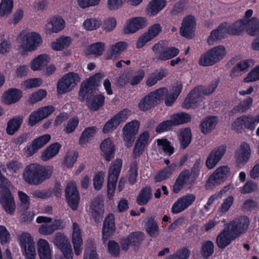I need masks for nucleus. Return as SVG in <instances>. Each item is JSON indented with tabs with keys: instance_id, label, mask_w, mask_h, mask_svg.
<instances>
[{
	"instance_id": "37",
	"label": "nucleus",
	"mask_w": 259,
	"mask_h": 259,
	"mask_svg": "<svg viewBox=\"0 0 259 259\" xmlns=\"http://www.w3.org/2000/svg\"><path fill=\"white\" fill-rule=\"evenodd\" d=\"M72 42V39L69 36L62 35L51 43L52 49L55 51H60L68 48Z\"/></svg>"
},
{
	"instance_id": "47",
	"label": "nucleus",
	"mask_w": 259,
	"mask_h": 259,
	"mask_svg": "<svg viewBox=\"0 0 259 259\" xmlns=\"http://www.w3.org/2000/svg\"><path fill=\"white\" fill-rule=\"evenodd\" d=\"M83 259H97L95 242L91 239L87 241Z\"/></svg>"
},
{
	"instance_id": "51",
	"label": "nucleus",
	"mask_w": 259,
	"mask_h": 259,
	"mask_svg": "<svg viewBox=\"0 0 259 259\" xmlns=\"http://www.w3.org/2000/svg\"><path fill=\"white\" fill-rule=\"evenodd\" d=\"M230 171V168L228 166H222L218 167L214 173L209 178V181L216 182L224 179Z\"/></svg>"
},
{
	"instance_id": "40",
	"label": "nucleus",
	"mask_w": 259,
	"mask_h": 259,
	"mask_svg": "<svg viewBox=\"0 0 259 259\" xmlns=\"http://www.w3.org/2000/svg\"><path fill=\"white\" fill-rule=\"evenodd\" d=\"M61 147V145L58 142L51 144L42 152L41 159L45 161L50 160L57 154Z\"/></svg>"
},
{
	"instance_id": "45",
	"label": "nucleus",
	"mask_w": 259,
	"mask_h": 259,
	"mask_svg": "<svg viewBox=\"0 0 259 259\" xmlns=\"http://www.w3.org/2000/svg\"><path fill=\"white\" fill-rule=\"evenodd\" d=\"M96 133V128L95 126L85 128L82 132L79 139V144L84 147L89 143Z\"/></svg>"
},
{
	"instance_id": "49",
	"label": "nucleus",
	"mask_w": 259,
	"mask_h": 259,
	"mask_svg": "<svg viewBox=\"0 0 259 259\" xmlns=\"http://www.w3.org/2000/svg\"><path fill=\"white\" fill-rule=\"evenodd\" d=\"M22 122V118L21 116L14 117L10 120L7 123V133L8 135H13L19 130Z\"/></svg>"
},
{
	"instance_id": "44",
	"label": "nucleus",
	"mask_w": 259,
	"mask_h": 259,
	"mask_svg": "<svg viewBox=\"0 0 259 259\" xmlns=\"http://www.w3.org/2000/svg\"><path fill=\"white\" fill-rule=\"evenodd\" d=\"M252 14V10L248 9L245 12V15L242 19L236 21L232 24L236 31H238V33L239 35L244 30L246 25V22L249 21Z\"/></svg>"
},
{
	"instance_id": "8",
	"label": "nucleus",
	"mask_w": 259,
	"mask_h": 259,
	"mask_svg": "<svg viewBox=\"0 0 259 259\" xmlns=\"http://www.w3.org/2000/svg\"><path fill=\"white\" fill-rule=\"evenodd\" d=\"M37 223L42 224L38 229V232L43 235H50L56 230L63 228L62 222L60 220H55L45 216H39L36 218Z\"/></svg>"
},
{
	"instance_id": "54",
	"label": "nucleus",
	"mask_w": 259,
	"mask_h": 259,
	"mask_svg": "<svg viewBox=\"0 0 259 259\" xmlns=\"http://www.w3.org/2000/svg\"><path fill=\"white\" fill-rule=\"evenodd\" d=\"M190 255L189 249L186 247H184L177 249L173 254L168 255L164 259H188Z\"/></svg>"
},
{
	"instance_id": "7",
	"label": "nucleus",
	"mask_w": 259,
	"mask_h": 259,
	"mask_svg": "<svg viewBox=\"0 0 259 259\" xmlns=\"http://www.w3.org/2000/svg\"><path fill=\"white\" fill-rule=\"evenodd\" d=\"M232 24L228 22L221 23L215 29L212 30L207 38V42L209 45H213L214 41L224 38L226 34L231 35H239Z\"/></svg>"
},
{
	"instance_id": "18",
	"label": "nucleus",
	"mask_w": 259,
	"mask_h": 259,
	"mask_svg": "<svg viewBox=\"0 0 259 259\" xmlns=\"http://www.w3.org/2000/svg\"><path fill=\"white\" fill-rule=\"evenodd\" d=\"M147 20L142 17H135L129 19L124 26L123 32L124 34H132L145 27Z\"/></svg>"
},
{
	"instance_id": "20",
	"label": "nucleus",
	"mask_w": 259,
	"mask_h": 259,
	"mask_svg": "<svg viewBox=\"0 0 259 259\" xmlns=\"http://www.w3.org/2000/svg\"><path fill=\"white\" fill-rule=\"evenodd\" d=\"M236 238L229 227H225L217 235L215 243L220 249H224Z\"/></svg>"
},
{
	"instance_id": "13",
	"label": "nucleus",
	"mask_w": 259,
	"mask_h": 259,
	"mask_svg": "<svg viewBox=\"0 0 259 259\" xmlns=\"http://www.w3.org/2000/svg\"><path fill=\"white\" fill-rule=\"evenodd\" d=\"M127 118V110L126 109L120 110L112 116L104 124L102 129L104 134H108L115 130L121 123Z\"/></svg>"
},
{
	"instance_id": "63",
	"label": "nucleus",
	"mask_w": 259,
	"mask_h": 259,
	"mask_svg": "<svg viewBox=\"0 0 259 259\" xmlns=\"http://www.w3.org/2000/svg\"><path fill=\"white\" fill-rule=\"evenodd\" d=\"M234 198L232 195L225 198L219 208V211L221 213H226L231 208L234 202Z\"/></svg>"
},
{
	"instance_id": "22",
	"label": "nucleus",
	"mask_w": 259,
	"mask_h": 259,
	"mask_svg": "<svg viewBox=\"0 0 259 259\" xmlns=\"http://www.w3.org/2000/svg\"><path fill=\"white\" fill-rule=\"evenodd\" d=\"M65 26V21L60 17H54L47 21L44 30L47 34L58 33L62 30Z\"/></svg>"
},
{
	"instance_id": "48",
	"label": "nucleus",
	"mask_w": 259,
	"mask_h": 259,
	"mask_svg": "<svg viewBox=\"0 0 259 259\" xmlns=\"http://www.w3.org/2000/svg\"><path fill=\"white\" fill-rule=\"evenodd\" d=\"M157 145L161 147L166 155L168 156L172 155L175 152V148L171 142L165 138L157 140Z\"/></svg>"
},
{
	"instance_id": "5",
	"label": "nucleus",
	"mask_w": 259,
	"mask_h": 259,
	"mask_svg": "<svg viewBox=\"0 0 259 259\" xmlns=\"http://www.w3.org/2000/svg\"><path fill=\"white\" fill-rule=\"evenodd\" d=\"M122 165V160L118 158L112 162L109 167L107 182V197L109 200H112L114 195L117 181Z\"/></svg>"
},
{
	"instance_id": "32",
	"label": "nucleus",
	"mask_w": 259,
	"mask_h": 259,
	"mask_svg": "<svg viewBox=\"0 0 259 259\" xmlns=\"http://www.w3.org/2000/svg\"><path fill=\"white\" fill-rule=\"evenodd\" d=\"M168 71L165 68L161 67L159 69H155L154 71L151 73L148 77L146 81V85L149 87L154 85L158 81L166 77Z\"/></svg>"
},
{
	"instance_id": "27",
	"label": "nucleus",
	"mask_w": 259,
	"mask_h": 259,
	"mask_svg": "<svg viewBox=\"0 0 259 259\" xmlns=\"http://www.w3.org/2000/svg\"><path fill=\"white\" fill-rule=\"evenodd\" d=\"M149 138L150 134L148 131H145L140 134L133 150L134 157H139L144 151L146 147L149 144Z\"/></svg>"
},
{
	"instance_id": "14",
	"label": "nucleus",
	"mask_w": 259,
	"mask_h": 259,
	"mask_svg": "<svg viewBox=\"0 0 259 259\" xmlns=\"http://www.w3.org/2000/svg\"><path fill=\"white\" fill-rule=\"evenodd\" d=\"M249 224L248 217L243 215L231 221L227 227L237 238L247 231Z\"/></svg>"
},
{
	"instance_id": "24",
	"label": "nucleus",
	"mask_w": 259,
	"mask_h": 259,
	"mask_svg": "<svg viewBox=\"0 0 259 259\" xmlns=\"http://www.w3.org/2000/svg\"><path fill=\"white\" fill-rule=\"evenodd\" d=\"M100 148L101 154L106 161L109 162L114 157L115 146L111 138L104 139L101 142Z\"/></svg>"
},
{
	"instance_id": "55",
	"label": "nucleus",
	"mask_w": 259,
	"mask_h": 259,
	"mask_svg": "<svg viewBox=\"0 0 259 259\" xmlns=\"http://www.w3.org/2000/svg\"><path fill=\"white\" fill-rule=\"evenodd\" d=\"M19 244L22 248L34 244L33 238L30 233L28 232H22L18 237Z\"/></svg>"
},
{
	"instance_id": "43",
	"label": "nucleus",
	"mask_w": 259,
	"mask_h": 259,
	"mask_svg": "<svg viewBox=\"0 0 259 259\" xmlns=\"http://www.w3.org/2000/svg\"><path fill=\"white\" fill-rule=\"evenodd\" d=\"M175 126L189 122L192 118L191 115L184 112L175 113L170 116Z\"/></svg>"
},
{
	"instance_id": "10",
	"label": "nucleus",
	"mask_w": 259,
	"mask_h": 259,
	"mask_svg": "<svg viewBox=\"0 0 259 259\" xmlns=\"http://www.w3.org/2000/svg\"><path fill=\"white\" fill-rule=\"evenodd\" d=\"M80 80V77L76 73L70 72L65 74L58 82V93L63 94L72 91Z\"/></svg>"
},
{
	"instance_id": "2",
	"label": "nucleus",
	"mask_w": 259,
	"mask_h": 259,
	"mask_svg": "<svg viewBox=\"0 0 259 259\" xmlns=\"http://www.w3.org/2000/svg\"><path fill=\"white\" fill-rule=\"evenodd\" d=\"M219 83V80L217 79L207 86L200 85L195 87L184 100L182 107L187 109L194 108L201 98V95L207 96L211 95L215 91Z\"/></svg>"
},
{
	"instance_id": "58",
	"label": "nucleus",
	"mask_w": 259,
	"mask_h": 259,
	"mask_svg": "<svg viewBox=\"0 0 259 259\" xmlns=\"http://www.w3.org/2000/svg\"><path fill=\"white\" fill-rule=\"evenodd\" d=\"M146 230L151 237H153L158 233V226L154 218H149L146 224Z\"/></svg>"
},
{
	"instance_id": "21",
	"label": "nucleus",
	"mask_w": 259,
	"mask_h": 259,
	"mask_svg": "<svg viewBox=\"0 0 259 259\" xmlns=\"http://www.w3.org/2000/svg\"><path fill=\"white\" fill-rule=\"evenodd\" d=\"M115 231V218L112 213H109L105 218L102 229V240L105 244L113 235Z\"/></svg>"
},
{
	"instance_id": "23",
	"label": "nucleus",
	"mask_w": 259,
	"mask_h": 259,
	"mask_svg": "<svg viewBox=\"0 0 259 259\" xmlns=\"http://www.w3.org/2000/svg\"><path fill=\"white\" fill-rule=\"evenodd\" d=\"M226 151V147L222 145L214 149L209 153L206 160V166L208 169L213 168L222 159Z\"/></svg>"
},
{
	"instance_id": "19",
	"label": "nucleus",
	"mask_w": 259,
	"mask_h": 259,
	"mask_svg": "<svg viewBox=\"0 0 259 259\" xmlns=\"http://www.w3.org/2000/svg\"><path fill=\"white\" fill-rule=\"evenodd\" d=\"M65 196L67 203L73 210L77 209L80 200L79 193L74 182H70L66 186Z\"/></svg>"
},
{
	"instance_id": "25",
	"label": "nucleus",
	"mask_w": 259,
	"mask_h": 259,
	"mask_svg": "<svg viewBox=\"0 0 259 259\" xmlns=\"http://www.w3.org/2000/svg\"><path fill=\"white\" fill-rule=\"evenodd\" d=\"M54 110V108L52 106H48L41 107L33 112L29 116V125L33 126L37 122L47 117Z\"/></svg>"
},
{
	"instance_id": "59",
	"label": "nucleus",
	"mask_w": 259,
	"mask_h": 259,
	"mask_svg": "<svg viewBox=\"0 0 259 259\" xmlns=\"http://www.w3.org/2000/svg\"><path fill=\"white\" fill-rule=\"evenodd\" d=\"M22 164L16 160H11L8 161L6 164L5 171H9L11 174L17 173L21 168Z\"/></svg>"
},
{
	"instance_id": "3",
	"label": "nucleus",
	"mask_w": 259,
	"mask_h": 259,
	"mask_svg": "<svg viewBox=\"0 0 259 259\" xmlns=\"http://www.w3.org/2000/svg\"><path fill=\"white\" fill-rule=\"evenodd\" d=\"M18 39L20 43L19 50L21 55L36 50L42 42L41 37L38 33L26 30L20 32Z\"/></svg>"
},
{
	"instance_id": "50",
	"label": "nucleus",
	"mask_w": 259,
	"mask_h": 259,
	"mask_svg": "<svg viewBox=\"0 0 259 259\" xmlns=\"http://www.w3.org/2000/svg\"><path fill=\"white\" fill-rule=\"evenodd\" d=\"M200 252L204 259H207L214 252V244L211 240H207L203 242L201 245Z\"/></svg>"
},
{
	"instance_id": "62",
	"label": "nucleus",
	"mask_w": 259,
	"mask_h": 259,
	"mask_svg": "<svg viewBox=\"0 0 259 259\" xmlns=\"http://www.w3.org/2000/svg\"><path fill=\"white\" fill-rule=\"evenodd\" d=\"M87 105L92 111L97 110V97L96 93L89 94L86 96Z\"/></svg>"
},
{
	"instance_id": "26",
	"label": "nucleus",
	"mask_w": 259,
	"mask_h": 259,
	"mask_svg": "<svg viewBox=\"0 0 259 259\" xmlns=\"http://www.w3.org/2000/svg\"><path fill=\"white\" fill-rule=\"evenodd\" d=\"M51 136L49 134H45L32 141L31 144L27 147L26 154L27 156H31L35 153L38 149L44 147L50 141Z\"/></svg>"
},
{
	"instance_id": "64",
	"label": "nucleus",
	"mask_w": 259,
	"mask_h": 259,
	"mask_svg": "<svg viewBox=\"0 0 259 259\" xmlns=\"http://www.w3.org/2000/svg\"><path fill=\"white\" fill-rule=\"evenodd\" d=\"M259 80V65L254 67L244 78V81L249 82Z\"/></svg>"
},
{
	"instance_id": "53",
	"label": "nucleus",
	"mask_w": 259,
	"mask_h": 259,
	"mask_svg": "<svg viewBox=\"0 0 259 259\" xmlns=\"http://www.w3.org/2000/svg\"><path fill=\"white\" fill-rule=\"evenodd\" d=\"M245 28L249 34L255 35L256 32H259L258 19L254 17L251 18L248 21L246 22Z\"/></svg>"
},
{
	"instance_id": "52",
	"label": "nucleus",
	"mask_w": 259,
	"mask_h": 259,
	"mask_svg": "<svg viewBox=\"0 0 259 259\" xmlns=\"http://www.w3.org/2000/svg\"><path fill=\"white\" fill-rule=\"evenodd\" d=\"M13 8V0H2L0 4V16L7 17L12 13Z\"/></svg>"
},
{
	"instance_id": "35",
	"label": "nucleus",
	"mask_w": 259,
	"mask_h": 259,
	"mask_svg": "<svg viewBox=\"0 0 259 259\" xmlns=\"http://www.w3.org/2000/svg\"><path fill=\"white\" fill-rule=\"evenodd\" d=\"M192 135L190 127L181 128L179 132V141L181 149H186L192 141Z\"/></svg>"
},
{
	"instance_id": "9",
	"label": "nucleus",
	"mask_w": 259,
	"mask_h": 259,
	"mask_svg": "<svg viewBox=\"0 0 259 259\" xmlns=\"http://www.w3.org/2000/svg\"><path fill=\"white\" fill-rule=\"evenodd\" d=\"M155 58L158 61H166L177 56L179 50L174 47H166L163 41H159L152 47Z\"/></svg>"
},
{
	"instance_id": "17",
	"label": "nucleus",
	"mask_w": 259,
	"mask_h": 259,
	"mask_svg": "<svg viewBox=\"0 0 259 259\" xmlns=\"http://www.w3.org/2000/svg\"><path fill=\"white\" fill-rule=\"evenodd\" d=\"M53 243L63 253L67 259L73 258L72 247L68 239L60 233L56 234Z\"/></svg>"
},
{
	"instance_id": "60",
	"label": "nucleus",
	"mask_w": 259,
	"mask_h": 259,
	"mask_svg": "<svg viewBox=\"0 0 259 259\" xmlns=\"http://www.w3.org/2000/svg\"><path fill=\"white\" fill-rule=\"evenodd\" d=\"M18 194L21 210L24 211L27 210L29 207L30 203L29 197L22 191H18Z\"/></svg>"
},
{
	"instance_id": "28",
	"label": "nucleus",
	"mask_w": 259,
	"mask_h": 259,
	"mask_svg": "<svg viewBox=\"0 0 259 259\" xmlns=\"http://www.w3.org/2000/svg\"><path fill=\"white\" fill-rule=\"evenodd\" d=\"M72 242L73 245V248L75 254L76 255H80L81 252V246L83 241L80 228L78 225L75 222L73 223Z\"/></svg>"
},
{
	"instance_id": "36",
	"label": "nucleus",
	"mask_w": 259,
	"mask_h": 259,
	"mask_svg": "<svg viewBox=\"0 0 259 259\" xmlns=\"http://www.w3.org/2000/svg\"><path fill=\"white\" fill-rule=\"evenodd\" d=\"M152 196V189L149 186L143 187L136 197V203L140 206L146 205Z\"/></svg>"
},
{
	"instance_id": "1",
	"label": "nucleus",
	"mask_w": 259,
	"mask_h": 259,
	"mask_svg": "<svg viewBox=\"0 0 259 259\" xmlns=\"http://www.w3.org/2000/svg\"><path fill=\"white\" fill-rule=\"evenodd\" d=\"M52 166H43L37 163H31L26 166L23 170V180L30 185L38 186L50 179L53 174Z\"/></svg>"
},
{
	"instance_id": "39",
	"label": "nucleus",
	"mask_w": 259,
	"mask_h": 259,
	"mask_svg": "<svg viewBox=\"0 0 259 259\" xmlns=\"http://www.w3.org/2000/svg\"><path fill=\"white\" fill-rule=\"evenodd\" d=\"M50 61V57L48 55L41 54L34 58L30 62V67L33 71L41 69Z\"/></svg>"
},
{
	"instance_id": "6",
	"label": "nucleus",
	"mask_w": 259,
	"mask_h": 259,
	"mask_svg": "<svg viewBox=\"0 0 259 259\" xmlns=\"http://www.w3.org/2000/svg\"><path fill=\"white\" fill-rule=\"evenodd\" d=\"M226 53L224 46L215 47L202 54L199 59L198 63L201 66H212L221 60Z\"/></svg>"
},
{
	"instance_id": "38",
	"label": "nucleus",
	"mask_w": 259,
	"mask_h": 259,
	"mask_svg": "<svg viewBox=\"0 0 259 259\" xmlns=\"http://www.w3.org/2000/svg\"><path fill=\"white\" fill-rule=\"evenodd\" d=\"M176 165L171 163L161 170H159L154 177L155 182H160L168 179L175 169Z\"/></svg>"
},
{
	"instance_id": "12",
	"label": "nucleus",
	"mask_w": 259,
	"mask_h": 259,
	"mask_svg": "<svg viewBox=\"0 0 259 259\" xmlns=\"http://www.w3.org/2000/svg\"><path fill=\"white\" fill-rule=\"evenodd\" d=\"M140 123L136 120H133L126 123L123 128V138L127 147L134 143L136 135L138 134Z\"/></svg>"
},
{
	"instance_id": "29",
	"label": "nucleus",
	"mask_w": 259,
	"mask_h": 259,
	"mask_svg": "<svg viewBox=\"0 0 259 259\" xmlns=\"http://www.w3.org/2000/svg\"><path fill=\"white\" fill-rule=\"evenodd\" d=\"M218 122V117L214 115H208L201 121L199 128L201 132L204 134L210 133L213 130Z\"/></svg>"
},
{
	"instance_id": "34",
	"label": "nucleus",
	"mask_w": 259,
	"mask_h": 259,
	"mask_svg": "<svg viewBox=\"0 0 259 259\" xmlns=\"http://www.w3.org/2000/svg\"><path fill=\"white\" fill-rule=\"evenodd\" d=\"M195 23V17L193 15H189L185 17L180 28L181 34L183 36L188 37L191 33Z\"/></svg>"
},
{
	"instance_id": "11",
	"label": "nucleus",
	"mask_w": 259,
	"mask_h": 259,
	"mask_svg": "<svg viewBox=\"0 0 259 259\" xmlns=\"http://www.w3.org/2000/svg\"><path fill=\"white\" fill-rule=\"evenodd\" d=\"M144 233L137 231L130 233L127 236L120 239L119 243L121 249L125 251L128 250L130 246L138 247L144 239Z\"/></svg>"
},
{
	"instance_id": "61",
	"label": "nucleus",
	"mask_w": 259,
	"mask_h": 259,
	"mask_svg": "<svg viewBox=\"0 0 259 259\" xmlns=\"http://www.w3.org/2000/svg\"><path fill=\"white\" fill-rule=\"evenodd\" d=\"M108 253L113 257H118L120 254V247L118 244L114 240H109L107 244Z\"/></svg>"
},
{
	"instance_id": "56",
	"label": "nucleus",
	"mask_w": 259,
	"mask_h": 259,
	"mask_svg": "<svg viewBox=\"0 0 259 259\" xmlns=\"http://www.w3.org/2000/svg\"><path fill=\"white\" fill-rule=\"evenodd\" d=\"M174 126L172 120L170 118L169 120H165L159 123L156 127L155 132L157 134H161L171 131Z\"/></svg>"
},
{
	"instance_id": "16",
	"label": "nucleus",
	"mask_w": 259,
	"mask_h": 259,
	"mask_svg": "<svg viewBox=\"0 0 259 259\" xmlns=\"http://www.w3.org/2000/svg\"><path fill=\"white\" fill-rule=\"evenodd\" d=\"M97 85V74L90 77L83 81L80 87L78 93V99L83 101L87 94L96 93V88Z\"/></svg>"
},
{
	"instance_id": "31",
	"label": "nucleus",
	"mask_w": 259,
	"mask_h": 259,
	"mask_svg": "<svg viewBox=\"0 0 259 259\" xmlns=\"http://www.w3.org/2000/svg\"><path fill=\"white\" fill-rule=\"evenodd\" d=\"M251 155L250 146L246 142H242L240 146V149L236 152V157L238 163H246Z\"/></svg>"
},
{
	"instance_id": "42",
	"label": "nucleus",
	"mask_w": 259,
	"mask_h": 259,
	"mask_svg": "<svg viewBox=\"0 0 259 259\" xmlns=\"http://www.w3.org/2000/svg\"><path fill=\"white\" fill-rule=\"evenodd\" d=\"M165 6V0H152L148 5L146 10L150 16L158 14Z\"/></svg>"
},
{
	"instance_id": "30",
	"label": "nucleus",
	"mask_w": 259,
	"mask_h": 259,
	"mask_svg": "<svg viewBox=\"0 0 259 259\" xmlns=\"http://www.w3.org/2000/svg\"><path fill=\"white\" fill-rule=\"evenodd\" d=\"M127 44L124 41H118L110 46L109 50L104 54V59L106 60L115 59L126 49Z\"/></svg>"
},
{
	"instance_id": "15",
	"label": "nucleus",
	"mask_w": 259,
	"mask_h": 259,
	"mask_svg": "<svg viewBox=\"0 0 259 259\" xmlns=\"http://www.w3.org/2000/svg\"><path fill=\"white\" fill-rule=\"evenodd\" d=\"M255 127L254 118L250 115L237 117L232 124V129L241 133L245 129L253 131Z\"/></svg>"
},
{
	"instance_id": "33",
	"label": "nucleus",
	"mask_w": 259,
	"mask_h": 259,
	"mask_svg": "<svg viewBox=\"0 0 259 259\" xmlns=\"http://www.w3.org/2000/svg\"><path fill=\"white\" fill-rule=\"evenodd\" d=\"M37 244L40 259H52V250L49 242L45 239H40Z\"/></svg>"
},
{
	"instance_id": "46",
	"label": "nucleus",
	"mask_w": 259,
	"mask_h": 259,
	"mask_svg": "<svg viewBox=\"0 0 259 259\" xmlns=\"http://www.w3.org/2000/svg\"><path fill=\"white\" fill-rule=\"evenodd\" d=\"M182 85L177 84L172 87V93L168 94V93L164 96L165 104L167 106H170L175 102L178 97L182 92Z\"/></svg>"
},
{
	"instance_id": "57",
	"label": "nucleus",
	"mask_w": 259,
	"mask_h": 259,
	"mask_svg": "<svg viewBox=\"0 0 259 259\" xmlns=\"http://www.w3.org/2000/svg\"><path fill=\"white\" fill-rule=\"evenodd\" d=\"M138 163L136 161H133L130 165L128 171V183L133 185L137 182L138 177Z\"/></svg>"
},
{
	"instance_id": "41",
	"label": "nucleus",
	"mask_w": 259,
	"mask_h": 259,
	"mask_svg": "<svg viewBox=\"0 0 259 259\" xmlns=\"http://www.w3.org/2000/svg\"><path fill=\"white\" fill-rule=\"evenodd\" d=\"M22 97V92L18 89H10L3 95V102L11 104L17 102Z\"/></svg>"
},
{
	"instance_id": "4",
	"label": "nucleus",
	"mask_w": 259,
	"mask_h": 259,
	"mask_svg": "<svg viewBox=\"0 0 259 259\" xmlns=\"http://www.w3.org/2000/svg\"><path fill=\"white\" fill-rule=\"evenodd\" d=\"M167 92L166 88L162 87L149 92L140 100L138 105L139 109L146 112L154 108L163 101Z\"/></svg>"
}]
</instances>
